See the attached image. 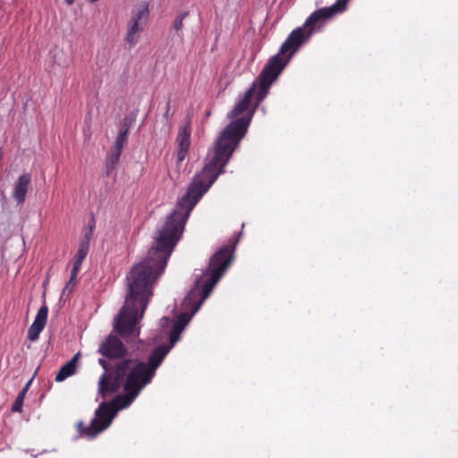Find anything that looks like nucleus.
<instances>
[{"label":"nucleus","mask_w":458,"mask_h":458,"mask_svg":"<svg viewBox=\"0 0 458 458\" xmlns=\"http://www.w3.org/2000/svg\"><path fill=\"white\" fill-rule=\"evenodd\" d=\"M233 251L229 246L220 249L210 258L207 269L200 276H196L193 287L182 303L184 310L177 316L170 332V346L157 347L148 362L129 359L111 365L103 358L98 360L105 370L98 380V394L103 398H106L116 393L122 386L126 394L108 403H101L89 426L80 422L78 428L81 435L93 438L106 429L116 413L131 405L140 391L150 383L157 369L174 344L179 341L181 333L231 265L233 258Z\"/></svg>","instance_id":"1"},{"label":"nucleus","mask_w":458,"mask_h":458,"mask_svg":"<svg viewBox=\"0 0 458 458\" xmlns=\"http://www.w3.org/2000/svg\"><path fill=\"white\" fill-rule=\"evenodd\" d=\"M347 4L348 0H336L331 6L312 13L303 26L290 33L281 46L279 53L271 57L263 68L258 83H253L228 113L227 117L232 120L231 123L221 132L214 148L208 154L202 171L194 176L190 185H212L218 175L224 173L225 166L244 138L254 113L267 95L271 84L300 46L310 38L315 28L320 29L325 21L344 13Z\"/></svg>","instance_id":"2"},{"label":"nucleus","mask_w":458,"mask_h":458,"mask_svg":"<svg viewBox=\"0 0 458 458\" xmlns=\"http://www.w3.org/2000/svg\"><path fill=\"white\" fill-rule=\"evenodd\" d=\"M148 17L149 9L147 2H141L132 8L124 37V41L130 47H134L139 43Z\"/></svg>","instance_id":"3"},{"label":"nucleus","mask_w":458,"mask_h":458,"mask_svg":"<svg viewBox=\"0 0 458 458\" xmlns=\"http://www.w3.org/2000/svg\"><path fill=\"white\" fill-rule=\"evenodd\" d=\"M177 151H176V163L180 165L184 161L189 153V148L191 146V125L190 123H186L184 125L181 126L177 138Z\"/></svg>","instance_id":"4"},{"label":"nucleus","mask_w":458,"mask_h":458,"mask_svg":"<svg viewBox=\"0 0 458 458\" xmlns=\"http://www.w3.org/2000/svg\"><path fill=\"white\" fill-rule=\"evenodd\" d=\"M98 352L110 359L120 358L126 353V349L119 338L114 335H109L100 344Z\"/></svg>","instance_id":"5"},{"label":"nucleus","mask_w":458,"mask_h":458,"mask_svg":"<svg viewBox=\"0 0 458 458\" xmlns=\"http://www.w3.org/2000/svg\"><path fill=\"white\" fill-rule=\"evenodd\" d=\"M48 315L47 305H43L38 310L36 318L28 330V338L34 342L38 339L40 333L44 329Z\"/></svg>","instance_id":"6"},{"label":"nucleus","mask_w":458,"mask_h":458,"mask_svg":"<svg viewBox=\"0 0 458 458\" xmlns=\"http://www.w3.org/2000/svg\"><path fill=\"white\" fill-rule=\"evenodd\" d=\"M30 181V174H22L14 182L12 196L18 204H22L25 201Z\"/></svg>","instance_id":"7"},{"label":"nucleus","mask_w":458,"mask_h":458,"mask_svg":"<svg viewBox=\"0 0 458 458\" xmlns=\"http://www.w3.org/2000/svg\"><path fill=\"white\" fill-rule=\"evenodd\" d=\"M79 353H76L73 358L64 365L55 376V381L62 382L68 377L73 375L76 369V363L79 359Z\"/></svg>","instance_id":"8"},{"label":"nucleus","mask_w":458,"mask_h":458,"mask_svg":"<svg viewBox=\"0 0 458 458\" xmlns=\"http://www.w3.org/2000/svg\"><path fill=\"white\" fill-rule=\"evenodd\" d=\"M93 227L91 226L85 234V240L81 242L80 248L76 253L74 263L81 265L89 252V241L92 237Z\"/></svg>","instance_id":"9"},{"label":"nucleus","mask_w":458,"mask_h":458,"mask_svg":"<svg viewBox=\"0 0 458 458\" xmlns=\"http://www.w3.org/2000/svg\"><path fill=\"white\" fill-rule=\"evenodd\" d=\"M30 382H28L27 385L23 387V389L19 393L16 397V400L12 407V411L13 412H21L22 411L23 402L28 391L29 386Z\"/></svg>","instance_id":"10"},{"label":"nucleus","mask_w":458,"mask_h":458,"mask_svg":"<svg viewBox=\"0 0 458 458\" xmlns=\"http://www.w3.org/2000/svg\"><path fill=\"white\" fill-rule=\"evenodd\" d=\"M127 134H128V129L121 131L118 133V135L115 139L114 147H113L114 149L122 152L123 146H124L125 142L127 141Z\"/></svg>","instance_id":"11"},{"label":"nucleus","mask_w":458,"mask_h":458,"mask_svg":"<svg viewBox=\"0 0 458 458\" xmlns=\"http://www.w3.org/2000/svg\"><path fill=\"white\" fill-rule=\"evenodd\" d=\"M122 152L112 148L107 157L106 165L108 169H113L119 162Z\"/></svg>","instance_id":"12"},{"label":"nucleus","mask_w":458,"mask_h":458,"mask_svg":"<svg viewBox=\"0 0 458 458\" xmlns=\"http://www.w3.org/2000/svg\"><path fill=\"white\" fill-rule=\"evenodd\" d=\"M81 265L73 263L72 269L71 272L70 283L75 282L77 275L81 269Z\"/></svg>","instance_id":"13"},{"label":"nucleus","mask_w":458,"mask_h":458,"mask_svg":"<svg viewBox=\"0 0 458 458\" xmlns=\"http://www.w3.org/2000/svg\"><path fill=\"white\" fill-rule=\"evenodd\" d=\"M185 14H182L175 22H174V29L178 31L182 27V20Z\"/></svg>","instance_id":"14"},{"label":"nucleus","mask_w":458,"mask_h":458,"mask_svg":"<svg viewBox=\"0 0 458 458\" xmlns=\"http://www.w3.org/2000/svg\"><path fill=\"white\" fill-rule=\"evenodd\" d=\"M169 324V318L167 317H164L160 320V326L162 327H167Z\"/></svg>","instance_id":"15"},{"label":"nucleus","mask_w":458,"mask_h":458,"mask_svg":"<svg viewBox=\"0 0 458 458\" xmlns=\"http://www.w3.org/2000/svg\"><path fill=\"white\" fill-rule=\"evenodd\" d=\"M72 284H74V282L70 283V281H69L68 284H66V286L64 287V291L68 290L70 288V286H72Z\"/></svg>","instance_id":"16"},{"label":"nucleus","mask_w":458,"mask_h":458,"mask_svg":"<svg viewBox=\"0 0 458 458\" xmlns=\"http://www.w3.org/2000/svg\"><path fill=\"white\" fill-rule=\"evenodd\" d=\"M68 3H69V4H72V0H68Z\"/></svg>","instance_id":"17"}]
</instances>
